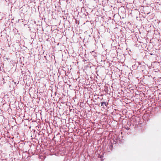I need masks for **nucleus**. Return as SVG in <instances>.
I'll return each instance as SVG.
<instances>
[{
	"instance_id": "obj_1",
	"label": "nucleus",
	"mask_w": 161,
	"mask_h": 161,
	"mask_svg": "<svg viewBox=\"0 0 161 161\" xmlns=\"http://www.w3.org/2000/svg\"><path fill=\"white\" fill-rule=\"evenodd\" d=\"M104 105L105 106L106 105V103L105 102H102L101 103V105L102 106H103Z\"/></svg>"
}]
</instances>
